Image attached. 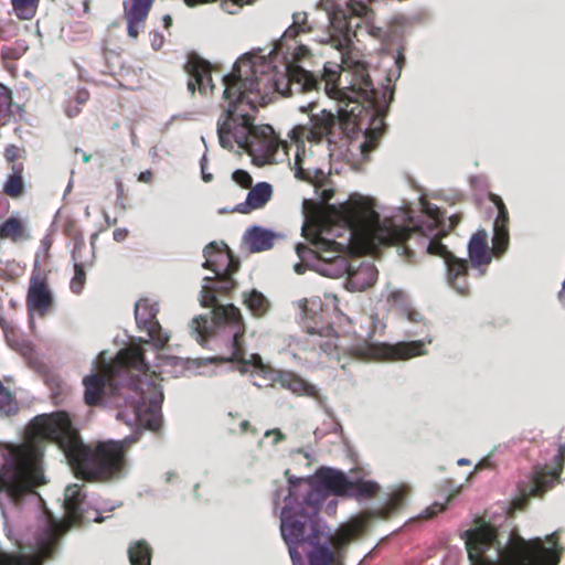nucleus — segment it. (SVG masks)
<instances>
[{"instance_id": "obj_1", "label": "nucleus", "mask_w": 565, "mask_h": 565, "mask_svg": "<svg viewBox=\"0 0 565 565\" xmlns=\"http://www.w3.org/2000/svg\"><path fill=\"white\" fill-rule=\"evenodd\" d=\"M46 441L55 443L76 477L88 482L109 481L119 477L126 467L124 441L85 445L66 412L40 415L29 424L24 443L7 447L8 455L0 468V499L18 505L45 484L42 459Z\"/></svg>"}, {"instance_id": "obj_2", "label": "nucleus", "mask_w": 565, "mask_h": 565, "mask_svg": "<svg viewBox=\"0 0 565 565\" xmlns=\"http://www.w3.org/2000/svg\"><path fill=\"white\" fill-rule=\"evenodd\" d=\"M250 56L241 57L231 74L223 78L225 89L223 97L228 102L224 119L217 124L220 145L232 150L234 145L250 154L269 159L281 146L269 125L255 126L254 113L258 105L264 104L265 96L274 88L282 96H292L312 88L317 81L311 72L295 65L287 68V74L280 77L264 71L268 65H260Z\"/></svg>"}, {"instance_id": "obj_3", "label": "nucleus", "mask_w": 565, "mask_h": 565, "mask_svg": "<svg viewBox=\"0 0 565 565\" xmlns=\"http://www.w3.org/2000/svg\"><path fill=\"white\" fill-rule=\"evenodd\" d=\"M205 262L203 267L214 273V277H204L200 302L202 307L212 308V319L205 316L194 318L189 328L192 337L205 345L210 339L218 338L228 351L226 356L212 359L222 363H242L257 365L260 356L252 354L245 358L244 337L246 324L241 310L233 303L218 305L216 294L227 295L237 286L233 275L239 268V260L234 257L227 246L220 248L215 242L207 244L203 249Z\"/></svg>"}, {"instance_id": "obj_4", "label": "nucleus", "mask_w": 565, "mask_h": 565, "mask_svg": "<svg viewBox=\"0 0 565 565\" xmlns=\"http://www.w3.org/2000/svg\"><path fill=\"white\" fill-rule=\"evenodd\" d=\"M356 62L344 60L343 66L327 62L320 79L312 74L317 84L310 90L318 89L320 85H323V89L330 98L347 102V107L351 104L353 106L350 109H341L338 114L327 109L317 110L318 106L315 102L299 107L301 113L308 114L309 120L307 124L295 126L289 134L290 138L297 143L295 158L296 178L310 180L308 171L302 167L303 159L299 152V143L301 145L302 152L305 151L303 140L312 143L326 141L330 148L337 147L344 140H353L358 136V130L362 128L364 121V107L361 105L362 97L351 92L349 82L352 77L347 75V72L351 71ZM306 92H309V89H306Z\"/></svg>"}, {"instance_id": "obj_5", "label": "nucleus", "mask_w": 565, "mask_h": 565, "mask_svg": "<svg viewBox=\"0 0 565 565\" xmlns=\"http://www.w3.org/2000/svg\"><path fill=\"white\" fill-rule=\"evenodd\" d=\"M465 536L471 565H558L564 552L556 533L546 537L552 546L540 537L525 540L516 535L501 547L497 529L484 521H478Z\"/></svg>"}, {"instance_id": "obj_6", "label": "nucleus", "mask_w": 565, "mask_h": 565, "mask_svg": "<svg viewBox=\"0 0 565 565\" xmlns=\"http://www.w3.org/2000/svg\"><path fill=\"white\" fill-rule=\"evenodd\" d=\"M148 371L145 350L128 345L98 372L84 377V401L88 406L121 408L128 404V393L137 394L138 375Z\"/></svg>"}, {"instance_id": "obj_7", "label": "nucleus", "mask_w": 565, "mask_h": 565, "mask_svg": "<svg viewBox=\"0 0 565 565\" xmlns=\"http://www.w3.org/2000/svg\"><path fill=\"white\" fill-rule=\"evenodd\" d=\"M347 75L352 77L349 82L351 92L362 97L364 121L358 134L364 130L365 140L360 145V150L366 159L377 146V138L384 128V117L393 100L394 92L388 86L382 92L377 90L364 62H356Z\"/></svg>"}, {"instance_id": "obj_8", "label": "nucleus", "mask_w": 565, "mask_h": 565, "mask_svg": "<svg viewBox=\"0 0 565 565\" xmlns=\"http://www.w3.org/2000/svg\"><path fill=\"white\" fill-rule=\"evenodd\" d=\"M333 195V189L321 188L319 198L324 204L326 221L349 228L352 237L375 238L381 226L380 215L374 210L373 202L359 193H353L341 204H329Z\"/></svg>"}, {"instance_id": "obj_9", "label": "nucleus", "mask_w": 565, "mask_h": 565, "mask_svg": "<svg viewBox=\"0 0 565 565\" xmlns=\"http://www.w3.org/2000/svg\"><path fill=\"white\" fill-rule=\"evenodd\" d=\"M425 211L426 221L413 227L393 226L383 241L387 244L403 245L408 256L414 255V250H412L408 243L415 241L427 254L441 257L445 262L452 253L440 241L447 234L441 228L443 212L437 206H427Z\"/></svg>"}, {"instance_id": "obj_10", "label": "nucleus", "mask_w": 565, "mask_h": 565, "mask_svg": "<svg viewBox=\"0 0 565 565\" xmlns=\"http://www.w3.org/2000/svg\"><path fill=\"white\" fill-rule=\"evenodd\" d=\"M292 490L289 491L287 503L281 511V534L287 544H319L326 541V526L315 515L297 509L292 503Z\"/></svg>"}, {"instance_id": "obj_11", "label": "nucleus", "mask_w": 565, "mask_h": 565, "mask_svg": "<svg viewBox=\"0 0 565 565\" xmlns=\"http://www.w3.org/2000/svg\"><path fill=\"white\" fill-rule=\"evenodd\" d=\"M411 488L407 484H401L393 490L383 507L362 512L358 519L340 527V534L337 537V545L349 544L358 539L365 530L367 523L373 519L388 520L401 512L406 505Z\"/></svg>"}, {"instance_id": "obj_12", "label": "nucleus", "mask_w": 565, "mask_h": 565, "mask_svg": "<svg viewBox=\"0 0 565 565\" xmlns=\"http://www.w3.org/2000/svg\"><path fill=\"white\" fill-rule=\"evenodd\" d=\"M350 358L358 361L407 360L425 354L423 341L399 342L391 345L386 343H358L348 349Z\"/></svg>"}, {"instance_id": "obj_13", "label": "nucleus", "mask_w": 565, "mask_h": 565, "mask_svg": "<svg viewBox=\"0 0 565 565\" xmlns=\"http://www.w3.org/2000/svg\"><path fill=\"white\" fill-rule=\"evenodd\" d=\"M159 305L149 298H141L135 305V319L139 331L146 332L148 339L138 338L137 343L131 345H142L151 343L153 348L161 350L170 341V334L164 331L159 323L157 316L159 313Z\"/></svg>"}, {"instance_id": "obj_14", "label": "nucleus", "mask_w": 565, "mask_h": 565, "mask_svg": "<svg viewBox=\"0 0 565 565\" xmlns=\"http://www.w3.org/2000/svg\"><path fill=\"white\" fill-rule=\"evenodd\" d=\"M140 381L139 376L137 377V394L128 393V404L122 406L121 408H129L136 419V422L141 426L149 430L157 431L161 427L162 417L160 412V399H162V394H160V398L151 399L148 405L145 404L143 394L140 393L139 387Z\"/></svg>"}, {"instance_id": "obj_15", "label": "nucleus", "mask_w": 565, "mask_h": 565, "mask_svg": "<svg viewBox=\"0 0 565 565\" xmlns=\"http://www.w3.org/2000/svg\"><path fill=\"white\" fill-rule=\"evenodd\" d=\"M60 530L57 525L51 526L44 537L39 540V550L35 555L0 554V565H42L43 561L52 558L58 543Z\"/></svg>"}, {"instance_id": "obj_16", "label": "nucleus", "mask_w": 565, "mask_h": 565, "mask_svg": "<svg viewBox=\"0 0 565 565\" xmlns=\"http://www.w3.org/2000/svg\"><path fill=\"white\" fill-rule=\"evenodd\" d=\"M184 71L189 75L188 90L192 96L196 89L201 95L213 93L211 64L207 61L196 55H190L184 65Z\"/></svg>"}, {"instance_id": "obj_17", "label": "nucleus", "mask_w": 565, "mask_h": 565, "mask_svg": "<svg viewBox=\"0 0 565 565\" xmlns=\"http://www.w3.org/2000/svg\"><path fill=\"white\" fill-rule=\"evenodd\" d=\"M329 38L331 44L338 49H348L351 45L352 36H355L353 31V20L349 17L345 10L337 8L329 17ZM354 26H359L355 23Z\"/></svg>"}, {"instance_id": "obj_18", "label": "nucleus", "mask_w": 565, "mask_h": 565, "mask_svg": "<svg viewBox=\"0 0 565 565\" xmlns=\"http://www.w3.org/2000/svg\"><path fill=\"white\" fill-rule=\"evenodd\" d=\"M489 200L497 206L498 215L493 224V250L495 255L503 254L509 245V212L502 199L494 193L489 194Z\"/></svg>"}, {"instance_id": "obj_19", "label": "nucleus", "mask_w": 565, "mask_h": 565, "mask_svg": "<svg viewBox=\"0 0 565 565\" xmlns=\"http://www.w3.org/2000/svg\"><path fill=\"white\" fill-rule=\"evenodd\" d=\"M154 0H130L124 2V17L127 22V34L136 40L143 28Z\"/></svg>"}, {"instance_id": "obj_20", "label": "nucleus", "mask_w": 565, "mask_h": 565, "mask_svg": "<svg viewBox=\"0 0 565 565\" xmlns=\"http://www.w3.org/2000/svg\"><path fill=\"white\" fill-rule=\"evenodd\" d=\"M445 265L447 269V282L449 284V286L462 296L469 295V260L465 258H459L456 255L451 254L450 257H448L445 260Z\"/></svg>"}, {"instance_id": "obj_21", "label": "nucleus", "mask_w": 565, "mask_h": 565, "mask_svg": "<svg viewBox=\"0 0 565 565\" xmlns=\"http://www.w3.org/2000/svg\"><path fill=\"white\" fill-rule=\"evenodd\" d=\"M85 493L78 484H71L65 489V518L70 526L81 525L89 522L90 519L85 516L83 503Z\"/></svg>"}, {"instance_id": "obj_22", "label": "nucleus", "mask_w": 565, "mask_h": 565, "mask_svg": "<svg viewBox=\"0 0 565 565\" xmlns=\"http://www.w3.org/2000/svg\"><path fill=\"white\" fill-rule=\"evenodd\" d=\"M315 479L328 495L345 497L350 486L349 478L342 471L327 467L318 469Z\"/></svg>"}, {"instance_id": "obj_23", "label": "nucleus", "mask_w": 565, "mask_h": 565, "mask_svg": "<svg viewBox=\"0 0 565 565\" xmlns=\"http://www.w3.org/2000/svg\"><path fill=\"white\" fill-rule=\"evenodd\" d=\"M273 198V186L267 182H259L249 189L246 200L237 204L234 212L249 214L263 209Z\"/></svg>"}, {"instance_id": "obj_24", "label": "nucleus", "mask_w": 565, "mask_h": 565, "mask_svg": "<svg viewBox=\"0 0 565 565\" xmlns=\"http://www.w3.org/2000/svg\"><path fill=\"white\" fill-rule=\"evenodd\" d=\"M492 253L488 246V234L484 230L477 231L468 244L469 262L473 267L487 266L492 260Z\"/></svg>"}, {"instance_id": "obj_25", "label": "nucleus", "mask_w": 565, "mask_h": 565, "mask_svg": "<svg viewBox=\"0 0 565 565\" xmlns=\"http://www.w3.org/2000/svg\"><path fill=\"white\" fill-rule=\"evenodd\" d=\"M340 534V530L331 535L328 531H326V541H321L319 544H309L312 550L308 552V561L309 565H331L334 561V553L330 548V544L333 547L340 550L347 544L337 545V537Z\"/></svg>"}, {"instance_id": "obj_26", "label": "nucleus", "mask_w": 565, "mask_h": 565, "mask_svg": "<svg viewBox=\"0 0 565 565\" xmlns=\"http://www.w3.org/2000/svg\"><path fill=\"white\" fill-rule=\"evenodd\" d=\"M28 307L40 312H45L52 305V295L45 279L32 278L28 298Z\"/></svg>"}, {"instance_id": "obj_27", "label": "nucleus", "mask_w": 565, "mask_h": 565, "mask_svg": "<svg viewBox=\"0 0 565 565\" xmlns=\"http://www.w3.org/2000/svg\"><path fill=\"white\" fill-rule=\"evenodd\" d=\"M276 238V233L262 226H253L244 235V241L252 253L270 249Z\"/></svg>"}, {"instance_id": "obj_28", "label": "nucleus", "mask_w": 565, "mask_h": 565, "mask_svg": "<svg viewBox=\"0 0 565 565\" xmlns=\"http://www.w3.org/2000/svg\"><path fill=\"white\" fill-rule=\"evenodd\" d=\"M303 236L311 243L315 247V252L319 254L321 258L327 259V256L323 254L339 253L344 248L343 244L323 237L322 232L316 227L312 230L303 227Z\"/></svg>"}, {"instance_id": "obj_29", "label": "nucleus", "mask_w": 565, "mask_h": 565, "mask_svg": "<svg viewBox=\"0 0 565 565\" xmlns=\"http://www.w3.org/2000/svg\"><path fill=\"white\" fill-rule=\"evenodd\" d=\"M85 249L86 244L83 239L75 241L72 252V259L74 262V276L70 282V288L75 295H79L82 292L86 281V271L82 260V252Z\"/></svg>"}, {"instance_id": "obj_30", "label": "nucleus", "mask_w": 565, "mask_h": 565, "mask_svg": "<svg viewBox=\"0 0 565 565\" xmlns=\"http://www.w3.org/2000/svg\"><path fill=\"white\" fill-rule=\"evenodd\" d=\"M349 484L344 498H351L358 501L373 499L381 490L376 481L366 480L364 478L349 479Z\"/></svg>"}, {"instance_id": "obj_31", "label": "nucleus", "mask_w": 565, "mask_h": 565, "mask_svg": "<svg viewBox=\"0 0 565 565\" xmlns=\"http://www.w3.org/2000/svg\"><path fill=\"white\" fill-rule=\"evenodd\" d=\"M30 237L26 224L20 217L10 216L0 224V239L20 243L30 239Z\"/></svg>"}, {"instance_id": "obj_32", "label": "nucleus", "mask_w": 565, "mask_h": 565, "mask_svg": "<svg viewBox=\"0 0 565 565\" xmlns=\"http://www.w3.org/2000/svg\"><path fill=\"white\" fill-rule=\"evenodd\" d=\"M2 191L6 195L13 200L20 199L25 192V182L23 178L24 164H15L10 167Z\"/></svg>"}, {"instance_id": "obj_33", "label": "nucleus", "mask_w": 565, "mask_h": 565, "mask_svg": "<svg viewBox=\"0 0 565 565\" xmlns=\"http://www.w3.org/2000/svg\"><path fill=\"white\" fill-rule=\"evenodd\" d=\"M328 494L326 491L318 486L316 479L310 483L308 491L306 492L302 502L294 504L295 508H303L305 512L318 518L319 508L322 502L327 499Z\"/></svg>"}, {"instance_id": "obj_34", "label": "nucleus", "mask_w": 565, "mask_h": 565, "mask_svg": "<svg viewBox=\"0 0 565 565\" xmlns=\"http://www.w3.org/2000/svg\"><path fill=\"white\" fill-rule=\"evenodd\" d=\"M242 302L255 318H263L270 309L269 300L256 289L243 291Z\"/></svg>"}, {"instance_id": "obj_35", "label": "nucleus", "mask_w": 565, "mask_h": 565, "mask_svg": "<svg viewBox=\"0 0 565 565\" xmlns=\"http://www.w3.org/2000/svg\"><path fill=\"white\" fill-rule=\"evenodd\" d=\"M273 381L296 394L309 393V390L311 388L303 379L290 371H278Z\"/></svg>"}, {"instance_id": "obj_36", "label": "nucleus", "mask_w": 565, "mask_h": 565, "mask_svg": "<svg viewBox=\"0 0 565 565\" xmlns=\"http://www.w3.org/2000/svg\"><path fill=\"white\" fill-rule=\"evenodd\" d=\"M128 557L130 565H150L152 557L151 546L145 540L137 541L130 544Z\"/></svg>"}, {"instance_id": "obj_37", "label": "nucleus", "mask_w": 565, "mask_h": 565, "mask_svg": "<svg viewBox=\"0 0 565 565\" xmlns=\"http://www.w3.org/2000/svg\"><path fill=\"white\" fill-rule=\"evenodd\" d=\"M315 29L312 22L308 19V13L295 12L292 14V24L285 31L282 38L285 39H296L299 34L310 33Z\"/></svg>"}, {"instance_id": "obj_38", "label": "nucleus", "mask_w": 565, "mask_h": 565, "mask_svg": "<svg viewBox=\"0 0 565 565\" xmlns=\"http://www.w3.org/2000/svg\"><path fill=\"white\" fill-rule=\"evenodd\" d=\"M15 15L20 20H31L36 14L40 0H10Z\"/></svg>"}, {"instance_id": "obj_39", "label": "nucleus", "mask_w": 565, "mask_h": 565, "mask_svg": "<svg viewBox=\"0 0 565 565\" xmlns=\"http://www.w3.org/2000/svg\"><path fill=\"white\" fill-rule=\"evenodd\" d=\"M552 482L553 476L540 472L535 473L529 492H522L523 501H525L529 497L541 495L552 487Z\"/></svg>"}, {"instance_id": "obj_40", "label": "nucleus", "mask_w": 565, "mask_h": 565, "mask_svg": "<svg viewBox=\"0 0 565 565\" xmlns=\"http://www.w3.org/2000/svg\"><path fill=\"white\" fill-rule=\"evenodd\" d=\"M344 10L352 20L356 18H364L371 11L369 6L362 0H349Z\"/></svg>"}, {"instance_id": "obj_41", "label": "nucleus", "mask_w": 565, "mask_h": 565, "mask_svg": "<svg viewBox=\"0 0 565 565\" xmlns=\"http://www.w3.org/2000/svg\"><path fill=\"white\" fill-rule=\"evenodd\" d=\"M3 157L10 167L24 164L22 160L25 159V150L15 145H8L4 149Z\"/></svg>"}, {"instance_id": "obj_42", "label": "nucleus", "mask_w": 565, "mask_h": 565, "mask_svg": "<svg viewBox=\"0 0 565 565\" xmlns=\"http://www.w3.org/2000/svg\"><path fill=\"white\" fill-rule=\"evenodd\" d=\"M12 103L11 90L0 84V118L7 115Z\"/></svg>"}, {"instance_id": "obj_43", "label": "nucleus", "mask_w": 565, "mask_h": 565, "mask_svg": "<svg viewBox=\"0 0 565 565\" xmlns=\"http://www.w3.org/2000/svg\"><path fill=\"white\" fill-rule=\"evenodd\" d=\"M232 178L238 185L244 189H250L253 186V178L246 170H235Z\"/></svg>"}, {"instance_id": "obj_44", "label": "nucleus", "mask_w": 565, "mask_h": 565, "mask_svg": "<svg viewBox=\"0 0 565 565\" xmlns=\"http://www.w3.org/2000/svg\"><path fill=\"white\" fill-rule=\"evenodd\" d=\"M307 333L311 335H320V337H327L331 338L335 333L334 329L331 326H326L322 328H316V327H308Z\"/></svg>"}, {"instance_id": "obj_45", "label": "nucleus", "mask_w": 565, "mask_h": 565, "mask_svg": "<svg viewBox=\"0 0 565 565\" xmlns=\"http://www.w3.org/2000/svg\"><path fill=\"white\" fill-rule=\"evenodd\" d=\"M239 429L242 434H250L256 436L258 434L257 429L250 425V423L246 419L239 423Z\"/></svg>"}, {"instance_id": "obj_46", "label": "nucleus", "mask_w": 565, "mask_h": 565, "mask_svg": "<svg viewBox=\"0 0 565 565\" xmlns=\"http://www.w3.org/2000/svg\"><path fill=\"white\" fill-rule=\"evenodd\" d=\"M445 510V505L435 503L425 511V518L429 519Z\"/></svg>"}, {"instance_id": "obj_47", "label": "nucleus", "mask_w": 565, "mask_h": 565, "mask_svg": "<svg viewBox=\"0 0 565 565\" xmlns=\"http://www.w3.org/2000/svg\"><path fill=\"white\" fill-rule=\"evenodd\" d=\"M114 239L116 242H122L128 236V231L126 228H116L113 233Z\"/></svg>"}, {"instance_id": "obj_48", "label": "nucleus", "mask_w": 565, "mask_h": 565, "mask_svg": "<svg viewBox=\"0 0 565 565\" xmlns=\"http://www.w3.org/2000/svg\"><path fill=\"white\" fill-rule=\"evenodd\" d=\"M152 179H153V173L150 170H146L138 175V181L142 182V183H151Z\"/></svg>"}, {"instance_id": "obj_49", "label": "nucleus", "mask_w": 565, "mask_h": 565, "mask_svg": "<svg viewBox=\"0 0 565 565\" xmlns=\"http://www.w3.org/2000/svg\"><path fill=\"white\" fill-rule=\"evenodd\" d=\"M270 435L275 436L274 444H277V443L281 441L285 438L282 433L279 429H277V428L268 430L265 434V436H270Z\"/></svg>"}, {"instance_id": "obj_50", "label": "nucleus", "mask_w": 565, "mask_h": 565, "mask_svg": "<svg viewBox=\"0 0 565 565\" xmlns=\"http://www.w3.org/2000/svg\"><path fill=\"white\" fill-rule=\"evenodd\" d=\"M460 221H461L460 214L451 215L449 217V222H450L449 230H452L454 227H456L460 223Z\"/></svg>"}, {"instance_id": "obj_51", "label": "nucleus", "mask_w": 565, "mask_h": 565, "mask_svg": "<svg viewBox=\"0 0 565 565\" xmlns=\"http://www.w3.org/2000/svg\"><path fill=\"white\" fill-rule=\"evenodd\" d=\"M162 41H163L162 35H160L159 33H156L154 39L152 40V47L156 50L159 49Z\"/></svg>"}, {"instance_id": "obj_52", "label": "nucleus", "mask_w": 565, "mask_h": 565, "mask_svg": "<svg viewBox=\"0 0 565 565\" xmlns=\"http://www.w3.org/2000/svg\"><path fill=\"white\" fill-rule=\"evenodd\" d=\"M163 28L169 29L172 25V18L170 14H166L162 17Z\"/></svg>"}, {"instance_id": "obj_53", "label": "nucleus", "mask_w": 565, "mask_h": 565, "mask_svg": "<svg viewBox=\"0 0 565 565\" xmlns=\"http://www.w3.org/2000/svg\"><path fill=\"white\" fill-rule=\"evenodd\" d=\"M488 466H489V461H488L487 459H483L482 461H480V462L476 466L475 470H476V471H478V470H481V469H483V468H486V467H488Z\"/></svg>"}, {"instance_id": "obj_54", "label": "nucleus", "mask_w": 565, "mask_h": 565, "mask_svg": "<svg viewBox=\"0 0 565 565\" xmlns=\"http://www.w3.org/2000/svg\"><path fill=\"white\" fill-rule=\"evenodd\" d=\"M459 466H469L470 465V460L469 459H466V458H461L458 460L457 462Z\"/></svg>"}, {"instance_id": "obj_55", "label": "nucleus", "mask_w": 565, "mask_h": 565, "mask_svg": "<svg viewBox=\"0 0 565 565\" xmlns=\"http://www.w3.org/2000/svg\"><path fill=\"white\" fill-rule=\"evenodd\" d=\"M79 111H81L79 108H75V109L68 110L67 115H68V117H74V116L78 115Z\"/></svg>"}, {"instance_id": "obj_56", "label": "nucleus", "mask_w": 565, "mask_h": 565, "mask_svg": "<svg viewBox=\"0 0 565 565\" xmlns=\"http://www.w3.org/2000/svg\"><path fill=\"white\" fill-rule=\"evenodd\" d=\"M557 460L562 463L564 461V451L562 448H559V451L556 456Z\"/></svg>"}, {"instance_id": "obj_57", "label": "nucleus", "mask_w": 565, "mask_h": 565, "mask_svg": "<svg viewBox=\"0 0 565 565\" xmlns=\"http://www.w3.org/2000/svg\"><path fill=\"white\" fill-rule=\"evenodd\" d=\"M6 276V268L3 266V262L0 259V278Z\"/></svg>"}, {"instance_id": "obj_58", "label": "nucleus", "mask_w": 565, "mask_h": 565, "mask_svg": "<svg viewBox=\"0 0 565 565\" xmlns=\"http://www.w3.org/2000/svg\"><path fill=\"white\" fill-rule=\"evenodd\" d=\"M93 521L100 523L104 521V518L96 511V516L93 519Z\"/></svg>"}, {"instance_id": "obj_59", "label": "nucleus", "mask_w": 565, "mask_h": 565, "mask_svg": "<svg viewBox=\"0 0 565 565\" xmlns=\"http://www.w3.org/2000/svg\"><path fill=\"white\" fill-rule=\"evenodd\" d=\"M203 180L205 182H210L212 180V174L203 172Z\"/></svg>"}, {"instance_id": "obj_60", "label": "nucleus", "mask_w": 565, "mask_h": 565, "mask_svg": "<svg viewBox=\"0 0 565 565\" xmlns=\"http://www.w3.org/2000/svg\"><path fill=\"white\" fill-rule=\"evenodd\" d=\"M90 159H92V156H90V154H86V153H84V156H83V161H84L85 163L89 162V161H90Z\"/></svg>"}, {"instance_id": "obj_61", "label": "nucleus", "mask_w": 565, "mask_h": 565, "mask_svg": "<svg viewBox=\"0 0 565 565\" xmlns=\"http://www.w3.org/2000/svg\"><path fill=\"white\" fill-rule=\"evenodd\" d=\"M301 479H298V480H295L292 478H289V483L294 487L296 484V482H300Z\"/></svg>"}, {"instance_id": "obj_62", "label": "nucleus", "mask_w": 565, "mask_h": 565, "mask_svg": "<svg viewBox=\"0 0 565 565\" xmlns=\"http://www.w3.org/2000/svg\"><path fill=\"white\" fill-rule=\"evenodd\" d=\"M305 248H306V247H305L303 245H300V244H299V245L297 246V253H298L299 255H301V250H302V249H305Z\"/></svg>"}, {"instance_id": "obj_63", "label": "nucleus", "mask_w": 565, "mask_h": 565, "mask_svg": "<svg viewBox=\"0 0 565 565\" xmlns=\"http://www.w3.org/2000/svg\"><path fill=\"white\" fill-rule=\"evenodd\" d=\"M326 345H331V340H329L326 344H320V348L326 350Z\"/></svg>"}, {"instance_id": "obj_64", "label": "nucleus", "mask_w": 565, "mask_h": 565, "mask_svg": "<svg viewBox=\"0 0 565 565\" xmlns=\"http://www.w3.org/2000/svg\"><path fill=\"white\" fill-rule=\"evenodd\" d=\"M77 100H78V103H85V102H86V98H85V97H82V96H78V97H77Z\"/></svg>"}]
</instances>
